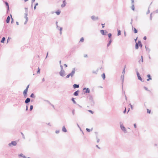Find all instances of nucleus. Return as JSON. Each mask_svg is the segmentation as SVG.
<instances>
[{"instance_id":"nucleus-13","label":"nucleus","mask_w":158,"mask_h":158,"mask_svg":"<svg viewBox=\"0 0 158 158\" xmlns=\"http://www.w3.org/2000/svg\"><path fill=\"white\" fill-rule=\"evenodd\" d=\"M147 77L148 78V79L147 80V81H149L150 80H151L152 79L151 77L150 74H148L147 75Z\"/></svg>"},{"instance_id":"nucleus-40","label":"nucleus","mask_w":158,"mask_h":158,"mask_svg":"<svg viewBox=\"0 0 158 158\" xmlns=\"http://www.w3.org/2000/svg\"><path fill=\"white\" fill-rule=\"evenodd\" d=\"M131 9L133 10H134V9H135V6L134 5H132V6H131Z\"/></svg>"},{"instance_id":"nucleus-33","label":"nucleus","mask_w":158,"mask_h":158,"mask_svg":"<svg viewBox=\"0 0 158 158\" xmlns=\"http://www.w3.org/2000/svg\"><path fill=\"white\" fill-rule=\"evenodd\" d=\"M21 134L23 138V139H25V137L23 134L22 132H21Z\"/></svg>"},{"instance_id":"nucleus-43","label":"nucleus","mask_w":158,"mask_h":158,"mask_svg":"<svg viewBox=\"0 0 158 158\" xmlns=\"http://www.w3.org/2000/svg\"><path fill=\"white\" fill-rule=\"evenodd\" d=\"M88 111L92 114H93L94 113V112L91 110H88Z\"/></svg>"},{"instance_id":"nucleus-49","label":"nucleus","mask_w":158,"mask_h":158,"mask_svg":"<svg viewBox=\"0 0 158 158\" xmlns=\"http://www.w3.org/2000/svg\"><path fill=\"white\" fill-rule=\"evenodd\" d=\"M11 39L10 38H8L7 40V43L8 42V41H9Z\"/></svg>"},{"instance_id":"nucleus-4","label":"nucleus","mask_w":158,"mask_h":158,"mask_svg":"<svg viewBox=\"0 0 158 158\" xmlns=\"http://www.w3.org/2000/svg\"><path fill=\"white\" fill-rule=\"evenodd\" d=\"M139 46L141 48L142 47V44L141 42L140 41H139L138 43H137L135 45V48L136 49H138L139 48Z\"/></svg>"},{"instance_id":"nucleus-57","label":"nucleus","mask_w":158,"mask_h":158,"mask_svg":"<svg viewBox=\"0 0 158 158\" xmlns=\"http://www.w3.org/2000/svg\"><path fill=\"white\" fill-rule=\"evenodd\" d=\"M64 66H65L66 67L67 66V65H66V64H64Z\"/></svg>"},{"instance_id":"nucleus-16","label":"nucleus","mask_w":158,"mask_h":158,"mask_svg":"<svg viewBox=\"0 0 158 158\" xmlns=\"http://www.w3.org/2000/svg\"><path fill=\"white\" fill-rule=\"evenodd\" d=\"M89 103L91 106H94V100L89 101Z\"/></svg>"},{"instance_id":"nucleus-6","label":"nucleus","mask_w":158,"mask_h":158,"mask_svg":"<svg viewBox=\"0 0 158 158\" xmlns=\"http://www.w3.org/2000/svg\"><path fill=\"white\" fill-rule=\"evenodd\" d=\"M136 72L137 74L138 79L140 80L142 82H143V81H142L143 79L141 77H140V74L139 73V72L137 70H136Z\"/></svg>"},{"instance_id":"nucleus-36","label":"nucleus","mask_w":158,"mask_h":158,"mask_svg":"<svg viewBox=\"0 0 158 158\" xmlns=\"http://www.w3.org/2000/svg\"><path fill=\"white\" fill-rule=\"evenodd\" d=\"M86 131L88 132H90V131L91 130L89 128H86Z\"/></svg>"},{"instance_id":"nucleus-46","label":"nucleus","mask_w":158,"mask_h":158,"mask_svg":"<svg viewBox=\"0 0 158 158\" xmlns=\"http://www.w3.org/2000/svg\"><path fill=\"white\" fill-rule=\"evenodd\" d=\"M130 106V107H131V109L133 110V107L132 106L131 104V103H130L129 104Z\"/></svg>"},{"instance_id":"nucleus-8","label":"nucleus","mask_w":158,"mask_h":158,"mask_svg":"<svg viewBox=\"0 0 158 158\" xmlns=\"http://www.w3.org/2000/svg\"><path fill=\"white\" fill-rule=\"evenodd\" d=\"M111 35H112L111 33H109L108 34V36L109 38L110 39V41H109V43H108V44H107V46H109L110 44L112 42L111 39Z\"/></svg>"},{"instance_id":"nucleus-52","label":"nucleus","mask_w":158,"mask_h":158,"mask_svg":"<svg viewBox=\"0 0 158 158\" xmlns=\"http://www.w3.org/2000/svg\"><path fill=\"white\" fill-rule=\"evenodd\" d=\"M28 106H27V105L26 110L27 111V110H28Z\"/></svg>"},{"instance_id":"nucleus-22","label":"nucleus","mask_w":158,"mask_h":158,"mask_svg":"<svg viewBox=\"0 0 158 158\" xmlns=\"http://www.w3.org/2000/svg\"><path fill=\"white\" fill-rule=\"evenodd\" d=\"M60 12H61L60 11V10H57V11H56V13L58 15H60Z\"/></svg>"},{"instance_id":"nucleus-17","label":"nucleus","mask_w":158,"mask_h":158,"mask_svg":"<svg viewBox=\"0 0 158 158\" xmlns=\"http://www.w3.org/2000/svg\"><path fill=\"white\" fill-rule=\"evenodd\" d=\"M62 131L64 132H66L67 131V130L66 129L65 127L64 126H63L62 128Z\"/></svg>"},{"instance_id":"nucleus-25","label":"nucleus","mask_w":158,"mask_h":158,"mask_svg":"<svg viewBox=\"0 0 158 158\" xmlns=\"http://www.w3.org/2000/svg\"><path fill=\"white\" fill-rule=\"evenodd\" d=\"M74 99H75L74 98H72L71 99V100L73 101L74 103L76 104V102L74 100Z\"/></svg>"},{"instance_id":"nucleus-24","label":"nucleus","mask_w":158,"mask_h":158,"mask_svg":"<svg viewBox=\"0 0 158 158\" xmlns=\"http://www.w3.org/2000/svg\"><path fill=\"white\" fill-rule=\"evenodd\" d=\"M36 70H34V71H33V75H36Z\"/></svg>"},{"instance_id":"nucleus-11","label":"nucleus","mask_w":158,"mask_h":158,"mask_svg":"<svg viewBox=\"0 0 158 158\" xmlns=\"http://www.w3.org/2000/svg\"><path fill=\"white\" fill-rule=\"evenodd\" d=\"M124 76H123V75H121V79L122 81V88H123V84L124 82Z\"/></svg>"},{"instance_id":"nucleus-23","label":"nucleus","mask_w":158,"mask_h":158,"mask_svg":"<svg viewBox=\"0 0 158 158\" xmlns=\"http://www.w3.org/2000/svg\"><path fill=\"white\" fill-rule=\"evenodd\" d=\"M98 70H94L92 71V73H93L96 74L98 72Z\"/></svg>"},{"instance_id":"nucleus-51","label":"nucleus","mask_w":158,"mask_h":158,"mask_svg":"<svg viewBox=\"0 0 158 158\" xmlns=\"http://www.w3.org/2000/svg\"><path fill=\"white\" fill-rule=\"evenodd\" d=\"M42 82H43L45 81V79L44 78H43L42 79Z\"/></svg>"},{"instance_id":"nucleus-56","label":"nucleus","mask_w":158,"mask_h":158,"mask_svg":"<svg viewBox=\"0 0 158 158\" xmlns=\"http://www.w3.org/2000/svg\"><path fill=\"white\" fill-rule=\"evenodd\" d=\"M129 110H130V108H129L128 110V111L127 112V113H128V112H129Z\"/></svg>"},{"instance_id":"nucleus-44","label":"nucleus","mask_w":158,"mask_h":158,"mask_svg":"<svg viewBox=\"0 0 158 158\" xmlns=\"http://www.w3.org/2000/svg\"><path fill=\"white\" fill-rule=\"evenodd\" d=\"M125 110H124V111H123V113L124 114H125L126 113V108L125 107Z\"/></svg>"},{"instance_id":"nucleus-14","label":"nucleus","mask_w":158,"mask_h":158,"mask_svg":"<svg viewBox=\"0 0 158 158\" xmlns=\"http://www.w3.org/2000/svg\"><path fill=\"white\" fill-rule=\"evenodd\" d=\"M66 4V3L65 0L63 1V3L61 5V6L62 7H64Z\"/></svg>"},{"instance_id":"nucleus-31","label":"nucleus","mask_w":158,"mask_h":158,"mask_svg":"<svg viewBox=\"0 0 158 158\" xmlns=\"http://www.w3.org/2000/svg\"><path fill=\"white\" fill-rule=\"evenodd\" d=\"M100 32H101V33L102 34V35H104V30H101V31H100Z\"/></svg>"},{"instance_id":"nucleus-50","label":"nucleus","mask_w":158,"mask_h":158,"mask_svg":"<svg viewBox=\"0 0 158 158\" xmlns=\"http://www.w3.org/2000/svg\"><path fill=\"white\" fill-rule=\"evenodd\" d=\"M143 39H144V40H146V39H147V37H146V36H144V37H143Z\"/></svg>"},{"instance_id":"nucleus-18","label":"nucleus","mask_w":158,"mask_h":158,"mask_svg":"<svg viewBox=\"0 0 158 158\" xmlns=\"http://www.w3.org/2000/svg\"><path fill=\"white\" fill-rule=\"evenodd\" d=\"M30 97L31 98H35V96L34 94L33 93L31 94Z\"/></svg>"},{"instance_id":"nucleus-12","label":"nucleus","mask_w":158,"mask_h":158,"mask_svg":"<svg viewBox=\"0 0 158 158\" xmlns=\"http://www.w3.org/2000/svg\"><path fill=\"white\" fill-rule=\"evenodd\" d=\"M80 91L79 90H77L74 92L73 93V95L75 96H77L79 94V93Z\"/></svg>"},{"instance_id":"nucleus-2","label":"nucleus","mask_w":158,"mask_h":158,"mask_svg":"<svg viewBox=\"0 0 158 158\" xmlns=\"http://www.w3.org/2000/svg\"><path fill=\"white\" fill-rule=\"evenodd\" d=\"M120 128H121V130L122 131H123L124 133H127V132L126 130V128L122 124L121 122H120Z\"/></svg>"},{"instance_id":"nucleus-10","label":"nucleus","mask_w":158,"mask_h":158,"mask_svg":"<svg viewBox=\"0 0 158 158\" xmlns=\"http://www.w3.org/2000/svg\"><path fill=\"white\" fill-rule=\"evenodd\" d=\"M31 101V99L29 98H27L25 101V104H27L29 102Z\"/></svg>"},{"instance_id":"nucleus-61","label":"nucleus","mask_w":158,"mask_h":158,"mask_svg":"<svg viewBox=\"0 0 158 158\" xmlns=\"http://www.w3.org/2000/svg\"><path fill=\"white\" fill-rule=\"evenodd\" d=\"M24 1L25 2H26V1H28V0H24Z\"/></svg>"},{"instance_id":"nucleus-35","label":"nucleus","mask_w":158,"mask_h":158,"mask_svg":"<svg viewBox=\"0 0 158 158\" xmlns=\"http://www.w3.org/2000/svg\"><path fill=\"white\" fill-rule=\"evenodd\" d=\"M144 89L146 90H147V91H150V90H148V88L147 87H145V86H144Z\"/></svg>"},{"instance_id":"nucleus-28","label":"nucleus","mask_w":158,"mask_h":158,"mask_svg":"<svg viewBox=\"0 0 158 158\" xmlns=\"http://www.w3.org/2000/svg\"><path fill=\"white\" fill-rule=\"evenodd\" d=\"M33 108V105H31L30 106V109H29V110L30 111H31L32 110Z\"/></svg>"},{"instance_id":"nucleus-41","label":"nucleus","mask_w":158,"mask_h":158,"mask_svg":"<svg viewBox=\"0 0 158 158\" xmlns=\"http://www.w3.org/2000/svg\"><path fill=\"white\" fill-rule=\"evenodd\" d=\"M72 113L73 115H74L75 114V110L74 109L73 110Z\"/></svg>"},{"instance_id":"nucleus-55","label":"nucleus","mask_w":158,"mask_h":158,"mask_svg":"<svg viewBox=\"0 0 158 158\" xmlns=\"http://www.w3.org/2000/svg\"><path fill=\"white\" fill-rule=\"evenodd\" d=\"M23 158H27V157H26V156H23Z\"/></svg>"},{"instance_id":"nucleus-45","label":"nucleus","mask_w":158,"mask_h":158,"mask_svg":"<svg viewBox=\"0 0 158 158\" xmlns=\"http://www.w3.org/2000/svg\"><path fill=\"white\" fill-rule=\"evenodd\" d=\"M5 4H6V6H7V8H9V5H8V3L7 2H6Z\"/></svg>"},{"instance_id":"nucleus-19","label":"nucleus","mask_w":158,"mask_h":158,"mask_svg":"<svg viewBox=\"0 0 158 158\" xmlns=\"http://www.w3.org/2000/svg\"><path fill=\"white\" fill-rule=\"evenodd\" d=\"M102 77L103 78V79L104 80L105 79V78H106V76H105V74L104 73H102Z\"/></svg>"},{"instance_id":"nucleus-21","label":"nucleus","mask_w":158,"mask_h":158,"mask_svg":"<svg viewBox=\"0 0 158 158\" xmlns=\"http://www.w3.org/2000/svg\"><path fill=\"white\" fill-rule=\"evenodd\" d=\"M89 101L93 100V97L91 95H89Z\"/></svg>"},{"instance_id":"nucleus-60","label":"nucleus","mask_w":158,"mask_h":158,"mask_svg":"<svg viewBox=\"0 0 158 158\" xmlns=\"http://www.w3.org/2000/svg\"><path fill=\"white\" fill-rule=\"evenodd\" d=\"M36 6H35V7H34V9H36Z\"/></svg>"},{"instance_id":"nucleus-62","label":"nucleus","mask_w":158,"mask_h":158,"mask_svg":"<svg viewBox=\"0 0 158 158\" xmlns=\"http://www.w3.org/2000/svg\"><path fill=\"white\" fill-rule=\"evenodd\" d=\"M38 5V4L37 3L36 4H35V6H37V5Z\"/></svg>"},{"instance_id":"nucleus-30","label":"nucleus","mask_w":158,"mask_h":158,"mask_svg":"<svg viewBox=\"0 0 158 158\" xmlns=\"http://www.w3.org/2000/svg\"><path fill=\"white\" fill-rule=\"evenodd\" d=\"M121 35V31L119 30L118 31V35Z\"/></svg>"},{"instance_id":"nucleus-39","label":"nucleus","mask_w":158,"mask_h":158,"mask_svg":"<svg viewBox=\"0 0 158 158\" xmlns=\"http://www.w3.org/2000/svg\"><path fill=\"white\" fill-rule=\"evenodd\" d=\"M96 139H97V143L99 142L100 141V139L98 138V137L97 136H96Z\"/></svg>"},{"instance_id":"nucleus-38","label":"nucleus","mask_w":158,"mask_h":158,"mask_svg":"<svg viewBox=\"0 0 158 158\" xmlns=\"http://www.w3.org/2000/svg\"><path fill=\"white\" fill-rule=\"evenodd\" d=\"M19 156L20 157H23V156H24V155H23L22 154V153H21V154H20L19 155Z\"/></svg>"},{"instance_id":"nucleus-53","label":"nucleus","mask_w":158,"mask_h":158,"mask_svg":"<svg viewBox=\"0 0 158 158\" xmlns=\"http://www.w3.org/2000/svg\"><path fill=\"white\" fill-rule=\"evenodd\" d=\"M96 147L98 148V149H100V148H99L98 145L96 146Z\"/></svg>"},{"instance_id":"nucleus-63","label":"nucleus","mask_w":158,"mask_h":158,"mask_svg":"<svg viewBox=\"0 0 158 158\" xmlns=\"http://www.w3.org/2000/svg\"><path fill=\"white\" fill-rule=\"evenodd\" d=\"M95 134H96V135H97V133H97V132H95Z\"/></svg>"},{"instance_id":"nucleus-26","label":"nucleus","mask_w":158,"mask_h":158,"mask_svg":"<svg viewBox=\"0 0 158 158\" xmlns=\"http://www.w3.org/2000/svg\"><path fill=\"white\" fill-rule=\"evenodd\" d=\"M5 40V38L4 37H3L2 39V40H1V42L3 43Z\"/></svg>"},{"instance_id":"nucleus-34","label":"nucleus","mask_w":158,"mask_h":158,"mask_svg":"<svg viewBox=\"0 0 158 158\" xmlns=\"http://www.w3.org/2000/svg\"><path fill=\"white\" fill-rule=\"evenodd\" d=\"M125 73V70H123V71L122 73V75H123V76H124V74Z\"/></svg>"},{"instance_id":"nucleus-54","label":"nucleus","mask_w":158,"mask_h":158,"mask_svg":"<svg viewBox=\"0 0 158 158\" xmlns=\"http://www.w3.org/2000/svg\"><path fill=\"white\" fill-rule=\"evenodd\" d=\"M47 124H48V125L50 126H51V124H50V123H48Z\"/></svg>"},{"instance_id":"nucleus-9","label":"nucleus","mask_w":158,"mask_h":158,"mask_svg":"<svg viewBox=\"0 0 158 158\" xmlns=\"http://www.w3.org/2000/svg\"><path fill=\"white\" fill-rule=\"evenodd\" d=\"M86 90V91H85V93H89L90 92V90H89V89L88 88H84L83 89V90Z\"/></svg>"},{"instance_id":"nucleus-1","label":"nucleus","mask_w":158,"mask_h":158,"mask_svg":"<svg viewBox=\"0 0 158 158\" xmlns=\"http://www.w3.org/2000/svg\"><path fill=\"white\" fill-rule=\"evenodd\" d=\"M29 87V85H28L27 86L26 89L24 90L23 94L24 98H26L27 96V93L28 90V89Z\"/></svg>"},{"instance_id":"nucleus-15","label":"nucleus","mask_w":158,"mask_h":158,"mask_svg":"<svg viewBox=\"0 0 158 158\" xmlns=\"http://www.w3.org/2000/svg\"><path fill=\"white\" fill-rule=\"evenodd\" d=\"M73 88L74 89H75V88H78L79 87V85H77V84H74L73 85Z\"/></svg>"},{"instance_id":"nucleus-37","label":"nucleus","mask_w":158,"mask_h":158,"mask_svg":"<svg viewBox=\"0 0 158 158\" xmlns=\"http://www.w3.org/2000/svg\"><path fill=\"white\" fill-rule=\"evenodd\" d=\"M147 113H148V114H150L151 113V110H149L148 109H147Z\"/></svg>"},{"instance_id":"nucleus-7","label":"nucleus","mask_w":158,"mask_h":158,"mask_svg":"<svg viewBox=\"0 0 158 158\" xmlns=\"http://www.w3.org/2000/svg\"><path fill=\"white\" fill-rule=\"evenodd\" d=\"M65 72L64 70H61V71L59 72L60 75L62 77H64L65 75Z\"/></svg>"},{"instance_id":"nucleus-64","label":"nucleus","mask_w":158,"mask_h":158,"mask_svg":"<svg viewBox=\"0 0 158 158\" xmlns=\"http://www.w3.org/2000/svg\"><path fill=\"white\" fill-rule=\"evenodd\" d=\"M78 105V106H79V107H81V106H80L79 105Z\"/></svg>"},{"instance_id":"nucleus-58","label":"nucleus","mask_w":158,"mask_h":158,"mask_svg":"<svg viewBox=\"0 0 158 158\" xmlns=\"http://www.w3.org/2000/svg\"><path fill=\"white\" fill-rule=\"evenodd\" d=\"M102 28H103L104 27V26L103 25V24H102Z\"/></svg>"},{"instance_id":"nucleus-5","label":"nucleus","mask_w":158,"mask_h":158,"mask_svg":"<svg viewBox=\"0 0 158 158\" xmlns=\"http://www.w3.org/2000/svg\"><path fill=\"white\" fill-rule=\"evenodd\" d=\"M17 143L15 141H13L10 143H9L8 145L10 147L12 145L15 146L17 145Z\"/></svg>"},{"instance_id":"nucleus-42","label":"nucleus","mask_w":158,"mask_h":158,"mask_svg":"<svg viewBox=\"0 0 158 158\" xmlns=\"http://www.w3.org/2000/svg\"><path fill=\"white\" fill-rule=\"evenodd\" d=\"M47 102H48L52 106V107H53V108H54V106L53 105H52V104H51V103H50V102H49V101H48V100H47Z\"/></svg>"},{"instance_id":"nucleus-47","label":"nucleus","mask_w":158,"mask_h":158,"mask_svg":"<svg viewBox=\"0 0 158 158\" xmlns=\"http://www.w3.org/2000/svg\"><path fill=\"white\" fill-rule=\"evenodd\" d=\"M59 132H60L59 130H57L56 131V134H58V133H59Z\"/></svg>"},{"instance_id":"nucleus-32","label":"nucleus","mask_w":158,"mask_h":158,"mask_svg":"<svg viewBox=\"0 0 158 158\" xmlns=\"http://www.w3.org/2000/svg\"><path fill=\"white\" fill-rule=\"evenodd\" d=\"M40 70H36V75L38 74H40Z\"/></svg>"},{"instance_id":"nucleus-27","label":"nucleus","mask_w":158,"mask_h":158,"mask_svg":"<svg viewBox=\"0 0 158 158\" xmlns=\"http://www.w3.org/2000/svg\"><path fill=\"white\" fill-rule=\"evenodd\" d=\"M84 38L83 37H82L81 38V39L80 40V42H82L84 41Z\"/></svg>"},{"instance_id":"nucleus-29","label":"nucleus","mask_w":158,"mask_h":158,"mask_svg":"<svg viewBox=\"0 0 158 158\" xmlns=\"http://www.w3.org/2000/svg\"><path fill=\"white\" fill-rule=\"evenodd\" d=\"M133 30L135 33H136L137 32V31L135 28H134Z\"/></svg>"},{"instance_id":"nucleus-59","label":"nucleus","mask_w":158,"mask_h":158,"mask_svg":"<svg viewBox=\"0 0 158 158\" xmlns=\"http://www.w3.org/2000/svg\"><path fill=\"white\" fill-rule=\"evenodd\" d=\"M125 97L126 99L127 100V97H126V95L125 94Z\"/></svg>"},{"instance_id":"nucleus-48","label":"nucleus","mask_w":158,"mask_h":158,"mask_svg":"<svg viewBox=\"0 0 158 158\" xmlns=\"http://www.w3.org/2000/svg\"><path fill=\"white\" fill-rule=\"evenodd\" d=\"M134 127L135 128H136L137 127H136V125L135 123L134 124Z\"/></svg>"},{"instance_id":"nucleus-20","label":"nucleus","mask_w":158,"mask_h":158,"mask_svg":"<svg viewBox=\"0 0 158 158\" xmlns=\"http://www.w3.org/2000/svg\"><path fill=\"white\" fill-rule=\"evenodd\" d=\"M10 18L9 16H8L7 17V19L6 20V23H9L10 22Z\"/></svg>"},{"instance_id":"nucleus-3","label":"nucleus","mask_w":158,"mask_h":158,"mask_svg":"<svg viewBox=\"0 0 158 158\" xmlns=\"http://www.w3.org/2000/svg\"><path fill=\"white\" fill-rule=\"evenodd\" d=\"M75 73V70H73L70 73L67 75V76H66V78H68L70 76H71V77H72Z\"/></svg>"}]
</instances>
